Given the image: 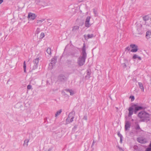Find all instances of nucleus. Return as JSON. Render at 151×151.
Here are the masks:
<instances>
[{"instance_id":"nucleus-23","label":"nucleus","mask_w":151,"mask_h":151,"mask_svg":"<svg viewBox=\"0 0 151 151\" xmlns=\"http://www.w3.org/2000/svg\"><path fill=\"white\" fill-rule=\"evenodd\" d=\"M46 52L47 53L49 54V55H51V48L50 47L48 48L46 50Z\"/></svg>"},{"instance_id":"nucleus-17","label":"nucleus","mask_w":151,"mask_h":151,"mask_svg":"<svg viewBox=\"0 0 151 151\" xmlns=\"http://www.w3.org/2000/svg\"><path fill=\"white\" fill-rule=\"evenodd\" d=\"M79 28V27L78 26L76 25L73 27L72 29V31L73 32H76L78 30Z\"/></svg>"},{"instance_id":"nucleus-6","label":"nucleus","mask_w":151,"mask_h":151,"mask_svg":"<svg viewBox=\"0 0 151 151\" xmlns=\"http://www.w3.org/2000/svg\"><path fill=\"white\" fill-rule=\"evenodd\" d=\"M134 106H135V105H132L131 106L129 107L128 109V110L129 111V113L128 114V116L130 117L133 114L134 112Z\"/></svg>"},{"instance_id":"nucleus-7","label":"nucleus","mask_w":151,"mask_h":151,"mask_svg":"<svg viewBox=\"0 0 151 151\" xmlns=\"http://www.w3.org/2000/svg\"><path fill=\"white\" fill-rule=\"evenodd\" d=\"M130 47L132 48L131 50V52H135L137 51L138 49L137 45L135 44H131Z\"/></svg>"},{"instance_id":"nucleus-3","label":"nucleus","mask_w":151,"mask_h":151,"mask_svg":"<svg viewBox=\"0 0 151 151\" xmlns=\"http://www.w3.org/2000/svg\"><path fill=\"white\" fill-rule=\"evenodd\" d=\"M133 105H135L134 106V113L136 114L137 112L141 110H145L147 108V107L145 106H138L137 105V104H134Z\"/></svg>"},{"instance_id":"nucleus-33","label":"nucleus","mask_w":151,"mask_h":151,"mask_svg":"<svg viewBox=\"0 0 151 151\" xmlns=\"http://www.w3.org/2000/svg\"><path fill=\"white\" fill-rule=\"evenodd\" d=\"M117 134L118 136L120 137V138L123 137L122 135L119 132H118L117 133Z\"/></svg>"},{"instance_id":"nucleus-19","label":"nucleus","mask_w":151,"mask_h":151,"mask_svg":"<svg viewBox=\"0 0 151 151\" xmlns=\"http://www.w3.org/2000/svg\"><path fill=\"white\" fill-rule=\"evenodd\" d=\"M45 20V19H42L40 20H38V26H40L42 24V22L44 21Z\"/></svg>"},{"instance_id":"nucleus-10","label":"nucleus","mask_w":151,"mask_h":151,"mask_svg":"<svg viewBox=\"0 0 151 151\" xmlns=\"http://www.w3.org/2000/svg\"><path fill=\"white\" fill-rule=\"evenodd\" d=\"M137 141L141 144H144L146 142V140L145 139L142 137H138L137 139Z\"/></svg>"},{"instance_id":"nucleus-22","label":"nucleus","mask_w":151,"mask_h":151,"mask_svg":"<svg viewBox=\"0 0 151 151\" xmlns=\"http://www.w3.org/2000/svg\"><path fill=\"white\" fill-rule=\"evenodd\" d=\"M62 111V110L61 109H60L58 111L56 112V114H55V117H57L58 115H59L61 113Z\"/></svg>"},{"instance_id":"nucleus-35","label":"nucleus","mask_w":151,"mask_h":151,"mask_svg":"<svg viewBox=\"0 0 151 151\" xmlns=\"http://www.w3.org/2000/svg\"><path fill=\"white\" fill-rule=\"evenodd\" d=\"M146 151H151V147H150L146 149Z\"/></svg>"},{"instance_id":"nucleus-37","label":"nucleus","mask_w":151,"mask_h":151,"mask_svg":"<svg viewBox=\"0 0 151 151\" xmlns=\"http://www.w3.org/2000/svg\"><path fill=\"white\" fill-rule=\"evenodd\" d=\"M126 50H127L128 51H129L130 50V47H127L126 48Z\"/></svg>"},{"instance_id":"nucleus-1","label":"nucleus","mask_w":151,"mask_h":151,"mask_svg":"<svg viewBox=\"0 0 151 151\" xmlns=\"http://www.w3.org/2000/svg\"><path fill=\"white\" fill-rule=\"evenodd\" d=\"M86 50V46L85 44H84L82 49L81 55L78 58L77 60L78 64L80 66L83 65L85 63L87 57V54Z\"/></svg>"},{"instance_id":"nucleus-28","label":"nucleus","mask_w":151,"mask_h":151,"mask_svg":"<svg viewBox=\"0 0 151 151\" xmlns=\"http://www.w3.org/2000/svg\"><path fill=\"white\" fill-rule=\"evenodd\" d=\"M87 36L88 37L87 39H88L89 38H91L94 37L93 35L92 34H91V35L88 34Z\"/></svg>"},{"instance_id":"nucleus-40","label":"nucleus","mask_w":151,"mask_h":151,"mask_svg":"<svg viewBox=\"0 0 151 151\" xmlns=\"http://www.w3.org/2000/svg\"><path fill=\"white\" fill-rule=\"evenodd\" d=\"M118 148L119 149L120 151H124L122 149L121 147H118Z\"/></svg>"},{"instance_id":"nucleus-29","label":"nucleus","mask_w":151,"mask_h":151,"mask_svg":"<svg viewBox=\"0 0 151 151\" xmlns=\"http://www.w3.org/2000/svg\"><path fill=\"white\" fill-rule=\"evenodd\" d=\"M139 56L136 54H134V55L132 57V58L134 59H136Z\"/></svg>"},{"instance_id":"nucleus-38","label":"nucleus","mask_w":151,"mask_h":151,"mask_svg":"<svg viewBox=\"0 0 151 151\" xmlns=\"http://www.w3.org/2000/svg\"><path fill=\"white\" fill-rule=\"evenodd\" d=\"M130 98H131V100L132 101H133L134 99V96H132V97L131 96Z\"/></svg>"},{"instance_id":"nucleus-26","label":"nucleus","mask_w":151,"mask_h":151,"mask_svg":"<svg viewBox=\"0 0 151 151\" xmlns=\"http://www.w3.org/2000/svg\"><path fill=\"white\" fill-rule=\"evenodd\" d=\"M23 68L24 72L26 73V64L25 61H24L23 63Z\"/></svg>"},{"instance_id":"nucleus-25","label":"nucleus","mask_w":151,"mask_h":151,"mask_svg":"<svg viewBox=\"0 0 151 151\" xmlns=\"http://www.w3.org/2000/svg\"><path fill=\"white\" fill-rule=\"evenodd\" d=\"M45 5V4L44 2H41V1H38V6H42L43 7Z\"/></svg>"},{"instance_id":"nucleus-46","label":"nucleus","mask_w":151,"mask_h":151,"mask_svg":"<svg viewBox=\"0 0 151 151\" xmlns=\"http://www.w3.org/2000/svg\"><path fill=\"white\" fill-rule=\"evenodd\" d=\"M83 1V0H79V2H81L82 1Z\"/></svg>"},{"instance_id":"nucleus-9","label":"nucleus","mask_w":151,"mask_h":151,"mask_svg":"<svg viewBox=\"0 0 151 151\" xmlns=\"http://www.w3.org/2000/svg\"><path fill=\"white\" fill-rule=\"evenodd\" d=\"M58 79L60 81H64L67 80V78L64 75H61L58 76Z\"/></svg>"},{"instance_id":"nucleus-39","label":"nucleus","mask_w":151,"mask_h":151,"mask_svg":"<svg viewBox=\"0 0 151 151\" xmlns=\"http://www.w3.org/2000/svg\"><path fill=\"white\" fill-rule=\"evenodd\" d=\"M83 119L84 120H87V116H86V115L84 116V117H83Z\"/></svg>"},{"instance_id":"nucleus-15","label":"nucleus","mask_w":151,"mask_h":151,"mask_svg":"<svg viewBox=\"0 0 151 151\" xmlns=\"http://www.w3.org/2000/svg\"><path fill=\"white\" fill-rule=\"evenodd\" d=\"M87 75L86 76V78L89 79L90 78L91 72V70H87Z\"/></svg>"},{"instance_id":"nucleus-11","label":"nucleus","mask_w":151,"mask_h":151,"mask_svg":"<svg viewBox=\"0 0 151 151\" xmlns=\"http://www.w3.org/2000/svg\"><path fill=\"white\" fill-rule=\"evenodd\" d=\"M131 127V123L129 121H127L126 122L125 126V129L126 131L128 130V129L130 128Z\"/></svg>"},{"instance_id":"nucleus-5","label":"nucleus","mask_w":151,"mask_h":151,"mask_svg":"<svg viewBox=\"0 0 151 151\" xmlns=\"http://www.w3.org/2000/svg\"><path fill=\"white\" fill-rule=\"evenodd\" d=\"M37 16L35 14L32 13H29L28 14L27 18L29 20H34L36 17Z\"/></svg>"},{"instance_id":"nucleus-43","label":"nucleus","mask_w":151,"mask_h":151,"mask_svg":"<svg viewBox=\"0 0 151 151\" xmlns=\"http://www.w3.org/2000/svg\"><path fill=\"white\" fill-rule=\"evenodd\" d=\"M3 1V0H0V4H1Z\"/></svg>"},{"instance_id":"nucleus-41","label":"nucleus","mask_w":151,"mask_h":151,"mask_svg":"<svg viewBox=\"0 0 151 151\" xmlns=\"http://www.w3.org/2000/svg\"><path fill=\"white\" fill-rule=\"evenodd\" d=\"M137 58H138V59L139 60H142L141 58L139 56H138V57Z\"/></svg>"},{"instance_id":"nucleus-16","label":"nucleus","mask_w":151,"mask_h":151,"mask_svg":"<svg viewBox=\"0 0 151 151\" xmlns=\"http://www.w3.org/2000/svg\"><path fill=\"white\" fill-rule=\"evenodd\" d=\"M65 91L67 92H69L70 93V95L72 96L74 94V92L71 89H65Z\"/></svg>"},{"instance_id":"nucleus-21","label":"nucleus","mask_w":151,"mask_h":151,"mask_svg":"<svg viewBox=\"0 0 151 151\" xmlns=\"http://www.w3.org/2000/svg\"><path fill=\"white\" fill-rule=\"evenodd\" d=\"M135 129H136V130L137 131L140 130L139 131V132L142 131V130L140 129L139 125L138 124H137V125L135 127Z\"/></svg>"},{"instance_id":"nucleus-44","label":"nucleus","mask_w":151,"mask_h":151,"mask_svg":"<svg viewBox=\"0 0 151 151\" xmlns=\"http://www.w3.org/2000/svg\"><path fill=\"white\" fill-rule=\"evenodd\" d=\"M52 150V149L49 148L47 151H51Z\"/></svg>"},{"instance_id":"nucleus-30","label":"nucleus","mask_w":151,"mask_h":151,"mask_svg":"<svg viewBox=\"0 0 151 151\" xmlns=\"http://www.w3.org/2000/svg\"><path fill=\"white\" fill-rule=\"evenodd\" d=\"M72 60H68L67 61V63L69 65L71 64V63H72Z\"/></svg>"},{"instance_id":"nucleus-27","label":"nucleus","mask_w":151,"mask_h":151,"mask_svg":"<svg viewBox=\"0 0 151 151\" xmlns=\"http://www.w3.org/2000/svg\"><path fill=\"white\" fill-rule=\"evenodd\" d=\"M45 36V34L44 32H42L40 36V39L43 38Z\"/></svg>"},{"instance_id":"nucleus-48","label":"nucleus","mask_w":151,"mask_h":151,"mask_svg":"<svg viewBox=\"0 0 151 151\" xmlns=\"http://www.w3.org/2000/svg\"><path fill=\"white\" fill-rule=\"evenodd\" d=\"M48 82L47 81V84H48Z\"/></svg>"},{"instance_id":"nucleus-45","label":"nucleus","mask_w":151,"mask_h":151,"mask_svg":"<svg viewBox=\"0 0 151 151\" xmlns=\"http://www.w3.org/2000/svg\"><path fill=\"white\" fill-rule=\"evenodd\" d=\"M94 140H93V142L92 144V145H91L92 146H93L94 145Z\"/></svg>"},{"instance_id":"nucleus-8","label":"nucleus","mask_w":151,"mask_h":151,"mask_svg":"<svg viewBox=\"0 0 151 151\" xmlns=\"http://www.w3.org/2000/svg\"><path fill=\"white\" fill-rule=\"evenodd\" d=\"M90 19L91 17L89 16L86 18L85 23V26L86 27H89L91 26V24L89 23Z\"/></svg>"},{"instance_id":"nucleus-14","label":"nucleus","mask_w":151,"mask_h":151,"mask_svg":"<svg viewBox=\"0 0 151 151\" xmlns=\"http://www.w3.org/2000/svg\"><path fill=\"white\" fill-rule=\"evenodd\" d=\"M29 139H25L24 141L23 146L25 147H27L28 145V143L29 142Z\"/></svg>"},{"instance_id":"nucleus-42","label":"nucleus","mask_w":151,"mask_h":151,"mask_svg":"<svg viewBox=\"0 0 151 151\" xmlns=\"http://www.w3.org/2000/svg\"><path fill=\"white\" fill-rule=\"evenodd\" d=\"M122 138L123 137L120 138V142H121V143H122Z\"/></svg>"},{"instance_id":"nucleus-47","label":"nucleus","mask_w":151,"mask_h":151,"mask_svg":"<svg viewBox=\"0 0 151 151\" xmlns=\"http://www.w3.org/2000/svg\"><path fill=\"white\" fill-rule=\"evenodd\" d=\"M150 84H151V79L150 80Z\"/></svg>"},{"instance_id":"nucleus-31","label":"nucleus","mask_w":151,"mask_h":151,"mask_svg":"<svg viewBox=\"0 0 151 151\" xmlns=\"http://www.w3.org/2000/svg\"><path fill=\"white\" fill-rule=\"evenodd\" d=\"M93 12L95 14V16H97V11L95 10L94 9H93Z\"/></svg>"},{"instance_id":"nucleus-13","label":"nucleus","mask_w":151,"mask_h":151,"mask_svg":"<svg viewBox=\"0 0 151 151\" xmlns=\"http://www.w3.org/2000/svg\"><path fill=\"white\" fill-rule=\"evenodd\" d=\"M146 37L147 39L151 38V32L148 31L146 32Z\"/></svg>"},{"instance_id":"nucleus-20","label":"nucleus","mask_w":151,"mask_h":151,"mask_svg":"<svg viewBox=\"0 0 151 151\" xmlns=\"http://www.w3.org/2000/svg\"><path fill=\"white\" fill-rule=\"evenodd\" d=\"M56 62V60L54 58H52L51 60V62L50 64L52 65H54Z\"/></svg>"},{"instance_id":"nucleus-2","label":"nucleus","mask_w":151,"mask_h":151,"mask_svg":"<svg viewBox=\"0 0 151 151\" xmlns=\"http://www.w3.org/2000/svg\"><path fill=\"white\" fill-rule=\"evenodd\" d=\"M138 116L140 119L141 122H147L149 120V114L145 111H141L138 114Z\"/></svg>"},{"instance_id":"nucleus-49","label":"nucleus","mask_w":151,"mask_h":151,"mask_svg":"<svg viewBox=\"0 0 151 151\" xmlns=\"http://www.w3.org/2000/svg\"><path fill=\"white\" fill-rule=\"evenodd\" d=\"M84 36L85 37V38H85V35H84Z\"/></svg>"},{"instance_id":"nucleus-12","label":"nucleus","mask_w":151,"mask_h":151,"mask_svg":"<svg viewBox=\"0 0 151 151\" xmlns=\"http://www.w3.org/2000/svg\"><path fill=\"white\" fill-rule=\"evenodd\" d=\"M35 65L33 67V69H35L37 68V65L38 63V58H36L33 61Z\"/></svg>"},{"instance_id":"nucleus-4","label":"nucleus","mask_w":151,"mask_h":151,"mask_svg":"<svg viewBox=\"0 0 151 151\" xmlns=\"http://www.w3.org/2000/svg\"><path fill=\"white\" fill-rule=\"evenodd\" d=\"M73 113L74 114L75 113V112L72 111L71 113H70L69 114L68 117L66 120V124H69L73 121V119L74 118V117L73 116H71V115Z\"/></svg>"},{"instance_id":"nucleus-34","label":"nucleus","mask_w":151,"mask_h":151,"mask_svg":"<svg viewBox=\"0 0 151 151\" xmlns=\"http://www.w3.org/2000/svg\"><path fill=\"white\" fill-rule=\"evenodd\" d=\"M122 65L124 68H125L127 67V65L125 63H122Z\"/></svg>"},{"instance_id":"nucleus-24","label":"nucleus","mask_w":151,"mask_h":151,"mask_svg":"<svg viewBox=\"0 0 151 151\" xmlns=\"http://www.w3.org/2000/svg\"><path fill=\"white\" fill-rule=\"evenodd\" d=\"M149 19V17L148 15H146L143 17V20L145 21H146L148 20Z\"/></svg>"},{"instance_id":"nucleus-36","label":"nucleus","mask_w":151,"mask_h":151,"mask_svg":"<svg viewBox=\"0 0 151 151\" xmlns=\"http://www.w3.org/2000/svg\"><path fill=\"white\" fill-rule=\"evenodd\" d=\"M133 148L134 150H137L138 149V147L137 145H135L133 147Z\"/></svg>"},{"instance_id":"nucleus-32","label":"nucleus","mask_w":151,"mask_h":151,"mask_svg":"<svg viewBox=\"0 0 151 151\" xmlns=\"http://www.w3.org/2000/svg\"><path fill=\"white\" fill-rule=\"evenodd\" d=\"M27 88L28 90L32 88V86L30 85H29L27 86Z\"/></svg>"},{"instance_id":"nucleus-18","label":"nucleus","mask_w":151,"mask_h":151,"mask_svg":"<svg viewBox=\"0 0 151 151\" xmlns=\"http://www.w3.org/2000/svg\"><path fill=\"white\" fill-rule=\"evenodd\" d=\"M138 85L139 86V88L141 89V91L144 92V88L143 86L142 83L141 82H139Z\"/></svg>"}]
</instances>
